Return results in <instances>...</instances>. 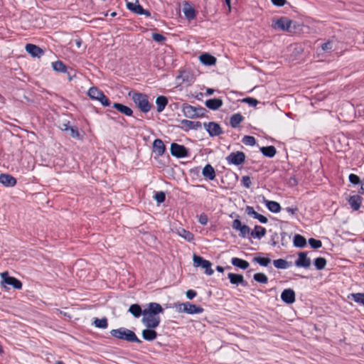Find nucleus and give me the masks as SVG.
Wrapping results in <instances>:
<instances>
[{"label":"nucleus","mask_w":364,"mask_h":364,"mask_svg":"<svg viewBox=\"0 0 364 364\" xmlns=\"http://www.w3.org/2000/svg\"><path fill=\"white\" fill-rule=\"evenodd\" d=\"M164 313L162 306L156 302H151L144 309L141 322L149 328H155L159 326L161 319L159 314Z\"/></svg>","instance_id":"nucleus-1"},{"label":"nucleus","mask_w":364,"mask_h":364,"mask_svg":"<svg viewBox=\"0 0 364 364\" xmlns=\"http://www.w3.org/2000/svg\"><path fill=\"white\" fill-rule=\"evenodd\" d=\"M110 333L113 337L118 339L127 341L129 342H136L138 343H141V340L137 338L134 331L125 328L113 329L110 331Z\"/></svg>","instance_id":"nucleus-2"},{"label":"nucleus","mask_w":364,"mask_h":364,"mask_svg":"<svg viewBox=\"0 0 364 364\" xmlns=\"http://www.w3.org/2000/svg\"><path fill=\"white\" fill-rule=\"evenodd\" d=\"M132 100L138 108L144 113L151 110V105L149 103L148 96L143 93H134L132 95Z\"/></svg>","instance_id":"nucleus-3"},{"label":"nucleus","mask_w":364,"mask_h":364,"mask_svg":"<svg viewBox=\"0 0 364 364\" xmlns=\"http://www.w3.org/2000/svg\"><path fill=\"white\" fill-rule=\"evenodd\" d=\"M88 96L95 100H98L103 106H109L111 102L109 98L105 95L102 91L96 87H92L88 90Z\"/></svg>","instance_id":"nucleus-4"},{"label":"nucleus","mask_w":364,"mask_h":364,"mask_svg":"<svg viewBox=\"0 0 364 364\" xmlns=\"http://www.w3.org/2000/svg\"><path fill=\"white\" fill-rule=\"evenodd\" d=\"M183 112L186 117L193 119L203 116L204 109L199 107H194L188 104H184L183 105Z\"/></svg>","instance_id":"nucleus-5"},{"label":"nucleus","mask_w":364,"mask_h":364,"mask_svg":"<svg viewBox=\"0 0 364 364\" xmlns=\"http://www.w3.org/2000/svg\"><path fill=\"white\" fill-rule=\"evenodd\" d=\"M292 24V21L287 17H280L273 20L272 23V28L282 31H289Z\"/></svg>","instance_id":"nucleus-6"},{"label":"nucleus","mask_w":364,"mask_h":364,"mask_svg":"<svg viewBox=\"0 0 364 364\" xmlns=\"http://www.w3.org/2000/svg\"><path fill=\"white\" fill-rule=\"evenodd\" d=\"M177 309L178 311L185 312L188 314H200L203 311V309L200 306L190 302L178 304Z\"/></svg>","instance_id":"nucleus-7"},{"label":"nucleus","mask_w":364,"mask_h":364,"mask_svg":"<svg viewBox=\"0 0 364 364\" xmlns=\"http://www.w3.org/2000/svg\"><path fill=\"white\" fill-rule=\"evenodd\" d=\"M1 277L2 279V282L6 284L12 286L16 289H22V282L16 277L9 276L8 272L1 273Z\"/></svg>","instance_id":"nucleus-8"},{"label":"nucleus","mask_w":364,"mask_h":364,"mask_svg":"<svg viewBox=\"0 0 364 364\" xmlns=\"http://www.w3.org/2000/svg\"><path fill=\"white\" fill-rule=\"evenodd\" d=\"M226 160L229 164L239 166L245 162V154L242 151L232 152L226 157Z\"/></svg>","instance_id":"nucleus-9"},{"label":"nucleus","mask_w":364,"mask_h":364,"mask_svg":"<svg viewBox=\"0 0 364 364\" xmlns=\"http://www.w3.org/2000/svg\"><path fill=\"white\" fill-rule=\"evenodd\" d=\"M171 155L177 158L186 157L188 155L187 149L183 146L176 143H172L170 147Z\"/></svg>","instance_id":"nucleus-10"},{"label":"nucleus","mask_w":364,"mask_h":364,"mask_svg":"<svg viewBox=\"0 0 364 364\" xmlns=\"http://www.w3.org/2000/svg\"><path fill=\"white\" fill-rule=\"evenodd\" d=\"M203 127L205 130L208 132L210 136H217L223 133V129L219 124L210 122L208 123H204Z\"/></svg>","instance_id":"nucleus-11"},{"label":"nucleus","mask_w":364,"mask_h":364,"mask_svg":"<svg viewBox=\"0 0 364 364\" xmlns=\"http://www.w3.org/2000/svg\"><path fill=\"white\" fill-rule=\"evenodd\" d=\"M232 228L240 232V236L241 237H246L247 235L250 234V228L247 225L242 224L241 221L239 219H235L233 220L232 224Z\"/></svg>","instance_id":"nucleus-12"},{"label":"nucleus","mask_w":364,"mask_h":364,"mask_svg":"<svg viewBox=\"0 0 364 364\" xmlns=\"http://www.w3.org/2000/svg\"><path fill=\"white\" fill-rule=\"evenodd\" d=\"M127 7L131 11L139 14V15H146V16H150V13L149 11L145 10L143 7L139 4L138 1H136L134 3L127 2Z\"/></svg>","instance_id":"nucleus-13"},{"label":"nucleus","mask_w":364,"mask_h":364,"mask_svg":"<svg viewBox=\"0 0 364 364\" xmlns=\"http://www.w3.org/2000/svg\"><path fill=\"white\" fill-rule=\"evenodd\" d=\"M281 299L287 304H293L296 300L295 292L291 289H286L281 294Z\"/></svg>","instance_id":"nucleus-14"},{"label":"nucleus","mask_w":364,"mask_h":364,"mask_svg":"<svg viewBox=\"0 0 364 364\" xmlns=\"http://www.w3.org/2000/svg\"><path fill=\"white\" fill-rule=\"evenodd\" d=\"M295 265L299 267L309 268L311 265V259L307 257V253L302 252L299 254L298 259L295 261Z\"/></svg>","instance_id":"nucleus-15"},{"label":"nucleus","mask_w":364,"mask_h":364,"mask_svg":"<svg viewBox=\"0 0 364 364\" xmlns=\"http://www.w3.org/2000/svg\"><path fill=\"white\" fill-rule=\"evenodd\" d=\"M228 277L230 279V283L232 284H240L243 287H246L247 285V282L244 279V277L242 274L229 273L228 274Z\"/></svg>","instance_id":"nucleus-16"},{"label":"nucleus","mask_w":364,"mask_h":364,"mask_svg":"<svg viewBox=\"0 0 364 364\" xmlns=\"http://www.w3.org/2000/svg\"><path fill=\"white\" fill-rule=\"evenodd\" d=\"M183 12L185 17L188 21L193 20L196 16V11L195 9L188 2H185L183 4Z\"/></svg>","instance_id":"nucleus-17"},{"label":"nucleus","mask_w":364,"mask_h":364,"mask_svg":"<svg viewBox=\"0 0 364 364\" xmlns=\"http://www.w3.org/2000/svg\"><path fill=\"white\" fill-rule=\"evenodd\" d=\"M16 179L9 174L1 173L0 175V183L6 187H14L16 184Z\"/></svg>","instance_id":"nucleus-18"},{"label":"nucleus","mask_w":364,"mask_h":364,"mask_svg":"<svg viewBox=\"0 0 364 364\" xmlns=\"http://www.w3.org/2000/svg\"><path fill=\"white\" fill-rule=\"evenodd\" d=\"M25 49L33 57H41L43 54V50L38 46L28 43L26 45Z\"/></svg>","instance_id":"nucleus-19"},{"label":"nucleus","mask_w":364,"mask_h":364,"mask_svg":"<svg viewBox=\"0 0 364 364\" xmlns=\"http://www.w3.org/2000/svg\"><path fill=\"white\" fill-rule=\"evenodd\" d=\"M363 198L359 195H353L349 197L348 202L353 210H358L361 206Z\"/></svg>","instance_id":"nucleus-20"},{"label":"nucleus","mask_w":364,"mask_h":364,"mask_svg":"<svg viewBox=\"0 0 364 364\" xmlns=\"http://www.w3.org/2000/svg\"><path fill=\"white\" fill-rule=\"evenodd\" d=\"M181 127L186 131L190 129H196L201 127V123L198 121H190L188 119H183L181 122Z\"/></svg>","instance_id":"nucleus-21"},{"label":"nucleus","mask_w":364,"mask_h":364,"mask_svg":"<svg viewBox=\"0 0 364 364\" xmlns=\"http://www.w3.org/2000/svg\"><path fill=\"white\" fill-rule=\"evenodd\" d=\"M166 150V146L163 141L160 139H156L153 142V151L158 156H162Z\"/></svg>","instance_id":"nucleus-22"},{"label":"nucleus","mask_w":364,"mask_h":364,"mask_svg":"<svg viewBox=\"0 0 364 364\" xmlns=\"http://www.w3.org/2000/svg\"><path fill=\"white\" fill-rule=\"evenodd\" d=\"M202 175L205 179L213 181L215 178V171L210 164H206L202 170Z\"/></svg>","instance_id":"nucleus-23"},{"label":"nucleus","mask_w":364,"mask_h":364,"mask_svg":"<svg viewBox=\"0 0 364 364\" xmlns=\"http://www.w3.org/2000/svg\"><path fill=\"white\" fill-rule=\"evenodd\" d=\"M205 106L212 110L218 109L222 107L223 102L220 98H213L207 100L205 102Z\"/></svg>","instance_id":"nucleus-24"},{"label":"nucleus","mask_w":364,"mask_h":364,"mask_svg":"<svg viewBox=\"0 0 364 364\" xmlns=\"http://www.w3.org/2000/svg\"><path fill=\"white\" fill-rule=\"evenodd\" d=\"M200 62L205 65H213L216 63V58L209 53H203L200 55Z\"/></svg>","instance_id":"nucleus-25"},{"label":"nucleus","mask_w":364,"mask_h":364,"mask_svg":"<svg viewBox=\"0 0 364 364\" xmlns=\"http://www.w3.org/2000/svg\"><path fill=\"white\" fill-rule=\"evenodd\" d=\"M113 107L115 108L120 113L124 114L126 116L130 117L133 114V111L130 107L118 102L114 103Z\"/></svg>","instance_id":"nucleus-26"},{"label":"nucleus","mask_w":364,"mask_h":364,"mask_svg":"<svg viewBox=\"0 0 364 364\" xmlns=\"http://www.w3.org/2000/svg\"><path fill=\"white\" fill-rule=\"evenodd\" d=\"M231 263L233 266L242 269H246L250 266V264L247 261L238 257H232L231 259Z\"/></svg>","instance_id":"nucleus-27"},{"label":"nucleus","mask_w":364,"mask_h":364,"mask_svg":"<svg viewBox=\"0 0 364 364\" xmlns=\"http://www.w3.org/2000/svg\"><path fill=\"white\" fill-rule=\"evenodd\" d=\"M266 229L260 225H255L254 230L250 232V235L254 238L261 239L266 235Z\"/></svg>","instance_id":"nucleus-28"},{"label":"nucleus","mask_w":364,"mask_h":364,"mask_svg":"<svg viewBox=\"0 0 364 364\" xmlns=\"http://www.w3.org/2000/svg\"><path fill=\"white\" fill-rule=\"evenodd\" d=\"M142 337L144 340L148 341H154L157 337V333L154 328L144 329L142 331Z\"/></svg>","instance_id":"nucleus-29"},{"label":"nucleus","mask_w":364,"mask_h":364,"mask_svg":"<svg viewBox=\"0 0 364 364\" xmlns=\"http://www.w3.org/2000/svg\"><path fill=\"white\" fill-rule=\"evenodd\" d=\"M244 120V117L240 113H236L231 116L230 124L232 128H237Z\"/></svg>","instance_id":"nucleus-30"},{"label":"nucleus","mask_w":364,"mask_h":364,"mask_svg":"<svg viewBox=\"0 0 364 364\" xmlns=\"http://www.w3.org/2000/svg\"><path fill=\"white\" fill-rule=\"evenodd\" d=\"M156 104L157 112H161L168 104V99L166 97L163 95L159 96L156 100Z\"/></svg>","instance_id":"nucleus-31"},{"label":"nucleus","mask_w":364,"mask_h":364,"mask_svg":"<svg viewBox=\"0 0 364 364\" xmlns=\"http://www.w3.org/2000/svg\"><path fill=\"white\" fill-rule=\"evenodd\" d=\"M260 151L267 157L272 158L277 153L276 148L274 146H262Z\"/></svg>","instance_id":"nucleus-32"},{"label":"nucleus","mask_w":364,"mask_h":364,"mask_svg":"<svg viewBox=\"0 0 364 364\" xmlns=\"http://www.w3.org/2000/svg\"><path fill=\"white\" fill-rule=\"evenodd\" d=\"M265 205L268 210L272 213H279L282 208L279 203L273 200H265Z\"/></svg>","instance_id":"nucleus-33"},{"label":"nucleus","mask_w":364,"mask_h":364,"mask_svg":"<svg viewBox=\"0 0 364 364\" xmlns=\"http://www.w3.org/2000/svg\"><path fill=\"white\" fill-rule=\"evenodd\" d=\"M129 312L135 318H139L141 315L144 314V310L137 304H132L129 308Z\"/></svg>","instance_id":"nucleus-34"},{"label":"nucleus","mask_w":364,"mask_h":364,"mask_svg":"<svg viewBox=\"0 0 364 364\" xmlns=\"http://www.w3.org/2000/svg\"><path fill=\"white\" fill-rule=\"evenodd\" d=\"M178 233L181 237L184 238L188 242H191L194 240L193 234L183 228L179 229L178 230Z\"/></svg>","instance_id":"nucleus-35"},{"label":"nucleus","mask_w":364,"mask_h":364,"mask_svg":"<svg viewBox=\"0 0 364 364\" xmlns=\"http://www.w3.org/2000/svg\"><path fill=\"white\" fill-rule=\"evenodd\" d=\"M293 242H294V246L300 247V248L305 247L306 245V238L301 235H296L294 237Z\"/></svg>","instance_id":"nucleus-36"},{"label":"nucleus","mask_w":364,"mask_h":364,"mask_svg":"<svg viewBox=\"0 0 364 364\" xmlns=\"http://www.w3.org/2000/svg\"><path fill=\"white\" fill-rule=\"evenodd\" d=\"M54 70L60 73H65L67 71L66 65L60 60H57L52 63Z\"/></svg>","instance_id":"nucleus-37"},{"label":"nucleus","mask_w":364,"mask_h":364,"mask_svg":"<svg viewBox=\"0 0 364 364\" xmlns=\"http://www.w3.org/2000/svg\"><path fill=\"white\" fill-rule=\"evenodd\" d=\"M274 266L277 269H285L289 267V262L283 259H277L273 261Z\"/></svg>","instance_id":"nucleus-38"},{"label":"nucleus","mask_w":364,"mask_h":364,"mask_svg":"<svg viewBox=\"0 0 364 364\" xmlns=\"http://www.w3.org/2000/svg\"><path fill=\"white\" fill-rule=\"evenodd\" d=\"M212 264L210 261L205 259L203 262V264L200 265V267L203 269H205V273L207 275H212L214 273L213 269L211 268Z\"/></svg>","instance_id":"nucleus-39"},{"label":"nucleus","mask_w":364,"mask_h":364,"mask_svg":"<svg viewBox=\"0 0 364 364\" xmlns=\"http://www.w3.org/2000/svg\"><path fill=\"white\" fill-rule=\"evenodd\" d=\"M94 324L97 328H106L108 326L107 319L106 318H95V321H94Z\"/></svg>","instance_id":"nucleus-40"},{"label":"nucleus","mask_w":364,"mask_h":364,"mask_svg":"<svg viewBox=\"0 0 364 364\" xmlns=\"http://www.w3.org/2000/svg\"><path fill=\"white\" fill-rule=\"evenodd\" d=\"M314 265L318 270H321L326 265V259L324 257H317L314 260Z\"/></svg>","instance_id":"nucleus-41"},{"label":"nucleus","mask_w":364,"mask_h":364,"mask_svg":"<svg viewBox=\"0 0 364 364\" xmlns=\"http://www.w3.org/2000/svg\"><path fill=\"white\" fill-rule=\"evenodd\" d=\"M254 279L262 284H267L268 282V277L264 273H256L253 276Z\"/></svg>","instance_id":"nucleus-42"},{"label":"nucleus","mask_w":364,"mask_h":364,"mask_svg":"<svg viewBox=\"0 0 364 364\" xmlns=\"http://www.w3.org/2000/svg\"><path fill=\"white\" fill-rule=\"evenodd\" d=\"M253 261L257 262L259 265L263 267H267L271 262V259L269 257H254Z\"/></svg>","instance_id":"nucleus-43"},{"label":"nucleus","mask_w":364,"mask_h":364,"mask_svg":"<svg viewBox=\"0 0 364 364\" xmlns=\"http://www.w3.org/2000/svg\"><path fill=\"white\" fill-rule=\"evenodd\" d=\"M353 300L364 306V293H355L351 294Z\"/></svg>","instance_id":"nucleus-44"},{"label":"nucleus","mask_w":364,"mask_h":364,"mask_svg":"<svg viewBox=\"0 0 364 364\" xmlns=\"http://www.w3.org/2000/svg\"><path fill=\"white\" fill-rule=\"evenodd\" d=\"M242 142L247 146H254L256 144V139L252 136H245L242 139Z\"/></svg>","instance_id":"nucleus-45"},{"label":"nucleus","mask_w":364,"mask_h":364,"mask_svg":"<svg viewBox=\"0 0 364 364\" xmlns=\"http://www.w3.org/2000/svg\"><path fill=\"white\" fill-rule=\"evenodd\" d=\"M154 198L158 203H161L165 201L166 195L163 191L156 192L154 196Z\"/></svg>","instance_id":"nucleus-46"},{"label":"nucleus","mask_w":364,"mask_h":364,"mask_svg":"<svg viewBox=\"0 0 364 364\" xmlns=\"http://www.w3.org/2000/svg\"><path fill=\"white\" fill-rule=\"evenodd\" d=\"M309 244L314 249H318L322 246L321 241L319 240H316L314 238H310L309 240Z\"/></svg>","instance_id":"nucleus-47"},{"label":"nucleus","mask_w":364,"mask_h":364,"mask_svg":"<svg viewBox=\"0 0 364 364\" xmlns=\"http://www.w3.org/2000/svg\"><path fill=\"white\" fill-rule=\"evenodd\" d=\"M151 37L154 41L158 43H162L166 41V37L161 33H152Z\"/></svg>","instance_id":"nucleus-48"},{"label":"nucleus","mask_w":364,"mask_h":364,"mask_svg":"<svg viewBox=\"0 0 364 364\" xmlns=\"http://www.w3.org/2000/svg\"><path fill=\"white\" fill-rule=\"evenodd\" d=\"M348 179L349 181L353 185H358L361 183L360 178L354 173H350L348 176Z\"/></svg>","instance_id":"nucleus-49"},{"label":"nucleus","mask_w":364,"mask_h":364,"mask_svg":"<svg viewBox=\"0 0 364 364\" xmlns=\"http://www.w3.org/2000/svg\"><path fill=\"white\" fill-rule=\"evenodd\" d=\"M241 183L243 186L249 188L252 184L251 178L248 176H244L242 177Z\"/></svg>","instance_id":"nucleus-50"},{"label":"nucleus","mask_w":364,"mask_h":364,"mask_svg":"<svg viewBox=\"0 0 364 364\" xmlns=\"http://www.w3.org/2000/svg\"><path fill=\"white\" fill-rule=\"evenodd\" d=\"M193 260L194 266L198 267H200V265L203 264L204 258H203L200 256L194 255L193 257Z\"/></svg>","instance_id":"nucleus-51"},{"label":"nucleus","mask_w":364,"mask_h":364,"mask_svg":"<svg viewBox=\"0 0 364 364\" xmlns=\"http://www.w3.org/2000/svg\"><path fill=\"white\" fill-rule=\"evenodd\" d=\"M245 213L250 216H252L255 219L256 218L258 213H257L254 208L250 205H247L245 208Z\"/></svg>","instance_id":"nucleus-52"},{"label":"nucleus","mask_w":364,"mask_h":364,"mask_svg":"<svg viewBox=\"0 0 364 364\" xmlns=\"http://www.w3.org/2000/svg\"><path fill=\"white\" fill-rule=\"evenodd\" d=\"M242 101L247 103L251 107H256L258 104V101L256 99L252 97H246L243 99Z\"/></svg>","instance_id":"nucleus-53"},{"label":"nucleus","mask_w":364,"mask_h":364,"mask_svg":"<svg viewBox=\"0 0 364 364\" xmlns=\"http://www.w3.org/2000/svg\"><path fill=\"white\" fill-rule=\"evenodd\" d=\"M70 131V136L75 139L80 138V133L77 127H71L69 129Z\"/></svg>","instance_id":"nucleus-54"},{"label":"nucleus","mask_w":364,"mask_h":364,"mask_svg":"<svg viewBox=\"0 0 364 364\" xmlns=\"http://www.w3.org/2000/svg\"><path fill=\"white\" fill-rule=\"evenodd\" d=\"M321 48L323 51H327L332 49V43L331 41H328L324 43L321 46Z\"/></svg>","instance_id":"nucleus-55"},{"label":"nucleus","mask_w":364,"mask_h":364,"mask_svg":"<svg viewBox=\"0 0 364 364\" xmlns=\"http://www.w3.org/2000/svg\"><path fill=\"white\" fill-rule=\"evenodd\" d=\"M272 3L277 6H283L286 4L287 0H271Z\"/></svg>","instance_id":"nucleus-56"},{"label":"nucleus","mask_w":364,"mask_h":364,"mask_svg":"<svg viewBox=\"0 0 364 364\" xmlns=\"http://www.w3.org/2000/svg\"><path fill=\"white\" fill-rule=\"evenodd\" d=\"M198 221L201 225H206L208 221L207 215L205 214H201L199 217Z\"/></svg>","instance_id":"nucleus-57"},{"label":"nucleus","mask_w":364,"mask_h":364,"mask_svg":"<svg viewBox=\"0 0 364 364\" xmlns=\"http://www.w3.org/2000/svg\"><path fill=\"white\" fill-rule=\"evenodd\" d=\"M186 296L189 299H193L197 294L196 291L193 289H189L186 291Z\"/></svg>","instance_id":"nucleus-58"},{"label":"nucleus","mask_w":364,"mask_h":364,"mask_svg":"<svg viewBox=\"0 0 364 364\" xmlns=\"http://www.w3.org/2000/svg\"><path fill=\"white\" fill-rule=\"evenodd\" d=\"M255 219L258 220L261 223H267L268 222L267 218L259 213L257 214Z\"/></svg>","instance_id":"nucleus-59"},{"label":"nucleus","mask_w":364,"mask_h":364,"mask_svg":"<svg viewBox=\"0 0 364 364\" xmlns=\"http://www.w3.org/2000/svg\"><path fill=\"white\" fill-rule=\"evenodd\" d=\"M286 210L289 213H290L291 215H294V214H296L298 212L299 210H298V208L296 207H294V208H293V207H287V208H286Z\"/></svg>","instance_id":"nucleus-60"},{"label":"nucleus","mask_w":364,"mask_h":364,"mask_svg":"<svg viewBox=\"0 0 364 364\" xmlns=\"http://www.w3.org/2000/svg\"><path fill=\"white\" fill-rule=\"evenodd\" d=\"M74 42L77 48H80L81 47L82 41L80 38L77 37L74 40Z\"/></svg>","instance_id":"nucleus-61"},{"label":"nucleus","mask_w":364,"mask_h":364,"mask_svg":"<svg viewBox=\"0 0 364 364\" xmlns=\"http://www.w3.org/2000/svg\"><path fill=\"white\" fill-rule=\"evenodd\" d=\"M216 269L217 271H218L219 272H224V267H221V266H217L216 267Z\"/></svg>","instance_id":"nucleus-62"},{"label":"nucleus","mask_w":364,"mask_h":364,"mask_svg":"<svg viewBox=\"0 0 364 364\" xmlns=\"http://www.w3.org/2000/svg\"><path fill=\"white\" fill-rule=\"evenodd\" d=\"M63 127L61 128L63 130H69L71 127H69L68 124H64Z\"/></svg>","instance_id":"nucleus-63"},{"label":"nucleus","mask_w":364,"mask_h":364,"mask_svg":"<svg viewBox=\"0 0 364 364\" xmlns=\"http://www.w3.org/2000/svg\"><path fill=\"white\" fill-rule=\"evenodd\" d=\"M213 92H214V90H213V89H211V88H208V89L207 90V94H208V95H213Z\"/></svg>","instance_id":"nucleus-64"}]
</instances>
